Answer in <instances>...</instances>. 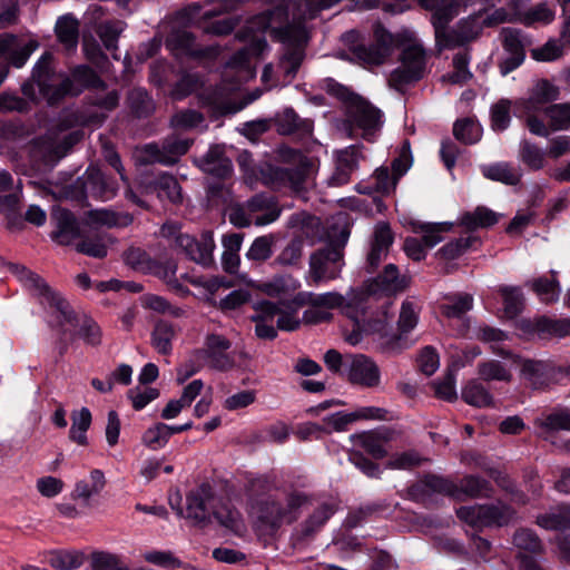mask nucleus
I'll list each match as a JSON object with an SVG mask.
<instances>
[{
	"label": "nucleus",
	"instance_id": "1",
	"mask_svg": "<svg viewBox=\"0 0 570 570\" xmlns=\"http://www.w3.org/2000/svg\"><path fill=\"white\" fill-rule=\"evenodd\" d=\"M340 1L282 0L273 10L255 17L246 27L247 46L238 50L225 67L222 91L235 90L242 82L254 78L255 60L267 50V42L262 36L267 30L283 43L284 52L276 70L273 65L265 66L262 81L267 88L288 83L304 59V47L309 37L307 21ZM207 102L222 111H229L225 101V92L207 98Z\"/></svg>",
	"mask_w": 570,
	"mask_h": 570
},
{
	"label": "nucleus",
	"instance_id": "2",
	"mask_svg": "<svg viewBox=\"0 0 570 570\" xmlns=\"http://www.w3.org/2000/svg\"><path fill=\"white\" fill-rule=\"evenodd\" d=\"M374 43L366 47L360 43L361 35L350 30L342 36V41L353 59L365 68L380 66L392 55L395 47L402 49L401 65L391 73L390 82L401 87L423 77L426 59L422 43L411 30L404 29L396 35L390 33L383 26L373 29Z\"/></svg>",
	"mask_w": 570,
	"mask_h": 570
},
{
	"label": "nucleus",
	"instance_id": "3",
	"mask_svg": "<svg viewBox=\"0 0 570 570\" xmlns=\"http://www.w3.org/2000/svg\"><path fill=\"white\" fill-rule=\"evenodd\" d=\"M10 271L36 295L42 303H48L56 309L55 318L62 336L69 332L67 326L73 328L70 338H80L85 344L99 346L102 342V331L99 324L85 313H77L70 304L57 292H55L46 281L38 274L29 271L26 266L18 264H8Z\"/></svg>",
	"mask_w": 570,
	"mask_h": 570
},
{
	"label": "nucleus",
	"instance_id": "4",
	"mask_svg": "<svg viewBox=\"0 0 570 570\" xmlns=\"http://www.w3.org/2000/svg\"><path fill=\"white\" fill-rule=\"evenodd\" d=\"M51 60V53H43L33 68L31 79L22 85V94L29 101L46 100L49 105H53L66 95L78 91L73 88V82L91 87L101 85L95 71L87 66L76 67L72 71V79H70L53 71Z\"/></svg>",
	"mask_w": 570,
	"mask_h": 570
},
{
	"label": "nucleus",
	"instance_id": "5",
	"mask_svg": "<svg viewBox=\"0 0 570 570\" xmlns=\"http://www.w3.org/2000/svg\"><path fill=\"white\" fill-rule=\"evenodd\" d=\"M309 501L308 494L296 489L277 491L257 500L252 503L256 530L264 535L275 534L284 523L295 522L301 509Z\"/></svg>",
	"mask_w": 570,
	"mask_h": 570
},
{
	"label": "nucleus",
	"instance_id": "6",
	"mask_svg": "<svg viewBox=\"0 0 570 570\" xmlns=\"http://www.w3.org/2000/svg\"><path fill=\"white\" fill-rule=\"evenodd\" d=\"M560 98V88L548 79H539L529 89L528 97L514 102L517 117L523 118L529 131L535 136L548 137L549 128L540 114L549 104Z\"/></svg>",
	"mask_w": 570,
	"mask_h": 570
},
{
	"label": "nucleus",
	"instance_id": "7",
	"mask_svg": "<svg viewBox=\"0 0 570 570\" xmlns=\"http://www.w3.org/2000/svg\"><path fill=\"white\" fill-rule=\"evenodd\" d=\"M333 91L347 104V114L352 124L362 130L365 139L371 140L382 126L381 111L345 87L336 85Z\"/></svg>",
	"mask_w": 570,
	"mask_h": 570
},
{
	"label": "nucleus",
	"instance_id": "8",
	"mask_svg": "<svg viewBox=\"0 0 570 570\" xmlns=\"http://www.w3.org/2000/svg\"><path fill=\"white\" fill-rule=\"evenodd\" d=\"M456 517L473 528L503 527L515 518V511L502 501L460 507Z\"/></svg>",
	"mask_w": 570,
	"mask_h": 570
},
{
	"label": "nucleus",
	"instance_id": "9",
	"mask_svg": "<svg viewBox=\"0 0 570 570\" xmlns=\"http://www.w3.org/2000/svg\"><path fill=\"white\" fill-rule=\"evenodd\" d=\"M505 21H510V16L504 9H497L487 17L476 14L461 21L458 31H448L444 28V35L436 39V42L444 48L459 46L475 38L483 27H492Z\"/></svg>",
	"mask_w": 570,
	"mask_h": 570
},
{
	"label": "nucleus",
	"instance_id": "10",
	"mask_svg": "<svg viewBox=\"0 0 570 570\" xmlns=\"http://www.w3.org/2000/svg\"><path fill=\"white\" fill-rule=\"evenodd\" d=\"M412 166V156L409 141H404L400 155L392 163V174L389 173L387 168H379L375 170L371 183L357 185V190L362 194L380 193L390 194L396 187L399 179L410 169Z\"/></svg>",
	"mask_w": 570,
	"mask_h": 570
},
{
	"label": "nucleus",
	"instance_id": "11",
	"mask_svg": "<svg viewBox=\"0 0 570 570\" xmlns=\"http://www.w3.org/2000/svg\"><path fill=\"white\" fill-rule=\"evenodd\" d=\"M82 137L79 130L66 132L65 129L50 130L46 137L32 145V157L40 159L45 165H53L63 157L67 150Z\"/></svg>",
	"mask_w": 570,
	"mask_h": 570
},
{
	"label": "nucleus",
	"instance_id": "12",
	"mask_svg": "<svg viewBox=\"0 0 570 570\" xmlns=\"http://www.w3.org/2000/svg\"><path fill=\"white\" fill-rule=\"evenodd\" d=\"M410 285V277L400 275L394 264H387L382 274L366 281L357 295L351 299V306H357L363 296H392L404 292Z\"/></svg>",
	"mask_w": 570,
	"mask_h": 570
},
{
	"label": "nucleus",
	"instance_id": "13",
	"mask_svg": "<svg viewBox=\"0 0 570 570\" xmlns=\"http://www.w3.org/2000/svg\"><path fill=\"white\" fill-rule=\"evenodd\" d=\"M335 513L331 503H322L307 515L291 533L289 544L294 550H304L315 539L321 529Z\"/></svg>",
	"mask_w": 570,
	"mask_h": 570
},
{
	"label": "nucleus",
	"instance_id": "14",
	"mask_svg": "<svg viewBox=\"0 0 570 570\" xmlns=\"http://www.w3.org/2000/svg\"><path fill=\"white\" fill-rule=\"evenodd\" d=\"M218 13L215 9H204L198 4H190L179 13V19L183 23L195 24L209 35H227L234 29L236 20L233 18L214 19Z\"/></svg>",
	"mask_w": 570,
	"mask_h": 570
},
{
	"label": "nucleus",
	"instance_id": "15",
	"mask_svg": "<svg viewBox=\"0 0 570 570\" xmlns=\"http://www.w3.org/2000/svg\"><path fill=\"white\" fill-rule=\"evenodd\" d=\"M232 343L219 334H209L205 338L204 347L195 351L197 360H203L210 368L226 372L235 366V360L228 350Z\"/></svg>",
	"mask_w": 570,
	"mask_h": 570
},
{
	"label": "nucleus",
	"instance_id": "16",
	"mask_svg": "<svg viewBox=\"0 0 570 570\" xmlns=\"http://www.w3.org/2000/svg\"><path fill=\"white\" fill-rule=\"evenodd\" d=\"M346 377L350 383L363 387H376L381 382V372L376 363L364 354L346 356Z\"/></svg>",
	"mask_w": 570,
	"mask_h": 570
},
{
	"label": "nucleus",
	"instance_id": "17",
	"mask_svg": "<svg viewBox=\"0 0 570 570\" xmlns=\"http://www.w3.org/2000/svg\"><path fill=\"white\" fill-rule=\"evenodd\" d=\"M159 237L161 239L160 246L166 248L176 249H213L215 244L210 232H205L200 235L199 239L194 238L188 234H184L179 230V227L174 223H166L159 230Z\"/></svg>",
	"mask_w": 570,
	"mask_h": 570
},
{
	"label": "nucleus",
	"instance_id": "18",
	"mask_svg": "<svg viewBox=\"0 0 570 570\" xmlns=\"http://www.w3.org/2000/svg\"><path fill=\"white\" fill-rule=\"evenodd\" d=\"M499 216L487 207H478L473 212H466L459 218L460 225L464 226L469 232H473L480 227H490L498 222ZM479 237L470 233L468 236L458 240L454 249H469L481 246Z\"/></svg>",
	"mask_w": 570,
	"mask_h": 570
},
{
	"label": "nucleus",
	"instance_id": "19",
	"mask_svg": "<svg viewBox=\"0 0 570 570\" xmlns=\"http://www.w3.org/2000/svg\"><path fill=\"white\" fill-rule=\"evenodd\" d=\"M38 47L36 39L23 40L11 33L0 35V58H6L16 68L23 67Z\"/></svg>",
	"mask_w": 570,
	"mask_h": 570
},
{
	"label": "nucleus",
	"instance_id": "20",
	"mask_svg": "<svg viewBox=\"0 0 570 570\" xmlns=\"http://www.w3.org/2000/svg\"><path fill=\"white\" fill-rule=\"evenodd\" d=\"M191 141L188 139L173 136L167 138L161 147L155 144L147 145L144 148V160L171 165L176 163L180 156L187 153Z\"/></svg>",
	"mask_w": 570,
	"mask_h": 570
},
{
	"label": "nucleus",
	"instance_id": "21",
	"mask_svg": "<svg viewBox=\"0 0 570 570\" xmlns=\"http://www.w3.org/2000/svg\"><path fill=\"white\" fill-rule=\"evenodd\" d=\"M214 499L213 489L208 483H203L191 490L186 498V517L196 525L205 527L210 522L208 504Z\"/></svg>",
	"mask_w": 570,
	"mask_h": 570
},
{
	"label": "nucleus",
	"instance_id": "22",
	"mask_svg": "<svg viewBox=\"0 0 570 570\" xmlns=\"http://www.w3.org/2000/svg\"><path fill=\"white\" fill-rule=\"evenodd\" d=\"M122 259L139 273L153 274L163 278H168L176 273V265L173 262L153 259L148 252H125Z\"/></svg>",
	"mask_w": 570,
	"mask_h": 570
},
{
	"label": "nucleus",
	"instance_id": "23",
	"mask_svg": "<svg viewBox=\"0 0 570 570\" xmlns=\"http://www.w3.org/2000/svg\"><path fill=\"white\" fill-rule=\"evenodd\" d=\"M430 493H441L460 499L459 487L451 480L438 475H425L409 489V495L415 501H423L424 497Z\"/></svg>",
	"mask_w": 570,
	"mask_h": 570
},
{
	"label": "nucleus",
	"instance_id": "24",
	"mask_svg": "<svg viewBox=\"0 0 570 570\" xmlns=\"http://www.w3.org/2000/svg\"><path fill=\"white\" fill-rule=\"evenodd\" d=\"M52 238L60 246H68L70 243L79 237V225L72 213L59 206L52 209Z\"/></svg>",
	"mask_w": 570,
	"mask_h": 570
},
{
	"label": "nucleus",
	"instance_id": "25",
	"mask_svg": "<svg viewBox=\"0 0 570 570\" xmlns=\"http://www.w3.org/2000/svg\"><path fill=\"white\" fill-rule=\"evenodd\" d=\"M309 265L316 282L333 279L338 276L343 265V252H313Z\"/></svg>",
	"mask_w": 570,
	"mask_h": 570
},
{
	"label": "nucleus",
	"instance_id": "26",
	"mask_svg": "<svg viewBox=\"0 0 570 570\" xmlns=\"http://www.w3.org/2000/svg\"><path fill=\"white\" fill-rule=\"evenodd\" d=\"M452 223L415 224V236L406 240L404 249H423L436 246L443 238L442 233L451 230Z\"/></svg>",
	"mask_w": 570,
	"mask_h": 570
},
{
	"label": "nucleus",
	"instance_id": "27",
	"mask_svg": "<svg viewBox=\"0 0 570 570\" xmlns=\"http://www.w3.org/2000/svg\"><path fill=\"white\" fill-rule=\"evenodd\" d=\"M424 8L433 11L432 23L435 29V38L444 35V26L459 13L464 0H417Z\"/></svg>",
	"mask_w": 570,
	"mask_h": 570
},
{
	"label": "nucleus",
	"instance_id": "28",
	"mask_svg": "<svg viewBox=\"0 0 570 570\" xmlns=\"http://www.w3.org/2000/svg\"><path fill=\"white\" fill-rule=\"evenodd\" d=\"M521 377L533 389H544L553 380V366L544 361L523 360L521 363Z\"/></svg>",
	"mask_w": 570,
	"mask_h": 570
},
{
	"label": "nucleus",
	"instance_id": "29",
	"mask_svg": "<svg viewBox=\"0 0 570 570\" xmlns=\"http://www.w3.org/2000/svg\"><path fill=\"white\" fill-rule=\"evenodd\" d=\"M197 165L204 173L220 178L228 176L233 168L223 146H213L203 158L197 160Z\"/></svg>",
	"mask_w": 570,
	"mask_h": 570
},
{
	"label": "nucleus",
	"instance_id": "30",
	"mask_svg": "<svg viewBox=\"0 0 570 570\" xmlns=\"http://www.w3.org/2000/svg\"><path fill=\"white\" fill-rule=\"evenodd\" d=\"M255 314L250 321L255 323V334L262 340H275L277 337V326L273 325V306L269 301H262L254 305Z\"/></svg>",
	"mask_w": 570,
	"mask_h": 570
},
{
	"label": "nucleus",
	"instance_id": "31",
	"mask_svg": "<svg viewBox=\"0 0 570 570\" xmlns=\"http://www.w3.org/2000/svg\"><path fill=\"white\" fill-rule=\"evenodd\" d=\"M249 214L255 225L264 226L275 222L279 216V208L273 197L257 195L247 202Z\"/></svg>",
	"mask_w": 570,
	"mask_h": 570
},
{
	"label": "nucleus",
	"instance_id": "32",
	"mask_svg": "<svg viewBox=\"0 0 570 570\" xmlns=\"http://www.w3.org/2000/svg\"><path fill=\"white\" fill-rule=\"evenodd\" d=\"M212 508L213 515L220 525L235 534H242L245 531L242 514L228 501L219 500L213 504Z\"/></svg>",
	"mask_w": 570,
	"mask_h": 570
},
{
	"label": "nucleus",
	"instance_id": "33",
	"mask_svg": "<svg viewBox=\"0 0 570 570\" xmlns=\"http://www.w3.org/2000/svg\"><path fill=\"white\" fill-rule=\"evenodd\" d=\"M390 436L376 431H367L353 436L355 446L362 448L367 454L374 459H383L386 456L387 451L385 444L389 442Z\"/></svg>",
	"mask_w": 570,
	"mask_h": 570
},
{
	"label": "nucleus",
	"instance_id": "34",
	"mask_svg": "<svg viewBox=\"0 0 570 570\" xmlns=\"http://www.w3.org/2000/svg\"><path fill=\"white\" fill-rule=\"evenodd\" d=\"M535 523L542 529L551 531L570 530V504H560L539 514Z\"/></svg>",
	"mask_w": 570,
	"mask_h": 570
},
{
	"label": "nucleus",
	"instance_id": "35",
	"mask_svg": "<svg viewBox=\"0 0 570 570\" xmlns=\"http://www.w3.org/2000/svg\"><path fill=\"white\" fill-rule=\"evenodd\" d=\"M273 306V321L276 318L277 330L292 332L301 326L297 307L285 301L272 302Z\"/></svg>",
	"mask_w": 570,
	"mask_h": 570
},
{
	"label": "nucleus",
	"instance_id": "36",
	"mask_svg": "<svg viewBox=\"0 0 570 570\" xmlns=\"http://www.w3.org/2000/svg\"><path fill=\"white\" fill-rule=\"evenodd\" d=\"M533 330L542 338H562L570 335V317L552 318L541 316L534 321Z\"/></svg>",
	"mask_w": 570,
	"mask_h": 570
},
{
	"label": "nucleus",
	"instance_id": "37",
	"mask_svg": "<svg viewBox=\"0 0 570 570\" xmlns=\"http://www.w3.org/2000/svg\"><path fill=\"white\" fill-rule=\"evenodd\" d=\"M462 400L474 407H492L494 399L490 391L479 380H470L461 390Z\"/></svg>",
	"mask_w": 570,
	"mask_h": 570
},
{
	"label": "nucleus",
	"instance_id": "38",
	"mask_svg": "<svg viewBox=\"0 0 570 570\" xmlns=\"http://www.w3.org/2000/svg\"><path fill=\"white\" fill-rule=\"evenodd\" d=\"M145 194H156L159 199L167 198L171 203H177L181 198V188L171 175L161 174L153 185L144 187Z\"/></svg>",
	"mask_w": 570,
	"mask_h": 570
},
{
	"label": "nucleus",
	"instance_id": "39",
	"mask_svg": "<svg viewBox=\"0 0 570 570\" xmlns=\"http://www.w3.org/2000/svg\"><path fill=\"white\" fill-rule=\"evenodd\" d=\"M85 562V553L78 550H53L49 552L48 563L57 570H75Z\"/></svg>",
	"mask_w": 570,
	"mask_h": 570
},
{
	"label": "nucleus",
	"instance_id": "40",
	"mask_svg": "<svg viewBox=\"0 0 570 570\" xmlns=\"http://www.w3.org/2000/svg\"><path fill=\"white\" fill-rule=\"evenodd\" d=\"M484 177L505 185H517L522 177V171L508 163H498L482 168Z\"/></svg>",
	"mask_w": 570,
	"mask_h": 570
},
{
	"label": "nucleus",
	"instance_id": "41",
	"mask_svg": "<svg viewBox=\"0 0 570 570\" xmlns=\"http://www.w3.org/2000/svg\"><path fill=\"white\" fill-rule=\"evenodd\" d=\"M176 336L175 327L167 321H158L151 332V345L160 354L167 355L171 352V342Z\"/></svg>",
	"mask_w": 570,
	"mask_h": 570
},
{
	"label": "nucleus",
	"instance_id": "42",
	"mask_svg": "<svg viewBox=\"0 0 570 570\" xmlns=\"http://www.w3.org/2000/svg\"><path fill=\"white\" fill-rule=\"evenodd\" d=\"M534 424L546 432L570 431V410L557 409L549 414H542L535 419Z\"/></svg>",
	"mask_w": 570,
	"mask_h": 570
},
{
	"label": "nucleus",
	"instance_id": "43",
	"mask_svg": "<svg viewBox=\"0 0 570 570\" xmlns=\"http://www.w3.org/2000/svg\"><path fill=\"white\" fill-rule=\"evenodd\" d=\"M69 439L79 445H87L88 439L86 433L91 424V413L89 409L81 407L79 411L72 412Z\"/></svg>",
	"mask_w": 570,
	"mask_h": 570
},
{
	"label": "nucleus",
	"instance_id": "44",
	"mask_svg": "<svg viewBox=\"0 0 570 570\" xmlns=\"http://www.w3.org/2000/svg\"><path fill=\"white\" fill-rule=\"evenodd\" d=\"M544 115L549 120V134L570 129V102L551 104L544 109Z\"/></svg>",
	"mask_w": 570,
	"mask_h": 570
},
{
	"label": "nucleus",
	"instance_id": "45",
	"mask_svg": "<svg viewBox=\"0 0 570 570\" xmlns=\"http://www.w3.org/2000/svg\"><path fill=\"white\" fill-rule=\"evenodd\" d=\"M473 307V297L468 293H458L446 297L441 305L442 314L448 318H460Z\"/></svg>",
	"mask_w": 570,
	"mask_h": 570
},
{
	"label": "nucleus",
	"instance_id": "46",
	"mask_svg": "<svg viewBox=\"0 0 570 570\" xmlns=\"http://www.w3.org/2000/svg\"><path fill=\"white\" fill-rule=\"evenodd\" d=\"M546 156H548L547 151L528 140L520 144L519 159L531 170L544 168Z\"/></svg>",
	"mask_w": 570,
	"mask_h": 570
},
{
	"label": "nucleus",
	"instance_id": "47",
	"mask_svg": "<svg viewBox=\"0 0 570 570\" xmlns=\"http://www.w3.org/2000/svg\"><path fill=\"white\" fill-rule=\"evenodd\" d=\"M460 495L465 494L470 498H489L492 494L491 483L475 475H466L460 481Z\"/></svg>",
	"mask_w": 570,
	"mask_h": 570
},
{
	"label": "nucleus",
	"instance_id": "48",
	"mask_svg": "<svg viewBox=\"0 0 570 570\" xmlns=\"http://www.w3.org/2000/svg\"><path fill=\"white\" fill-rule=\"evenodd\" d=\"M478 374L480 380L484 382L501 381L510 382L512 373L501 362L489 360L478 364Z\"/></svg>",
	"mask_w": 570,
	"mask_h": 570
},
{
	"label": "nucleus",
	"instance_id": "49",
	"mask_svg": "<svg viewBox=\"0 0 570 570\" xmlns=\"http://www.w3.org/2000/svg\"><path fill=\"white\" fill-rule=\"evenodd\" d=\"M56 32L59 41L63 43L67 49L76 48L78 41V26L72 17L65 16L58 19Z\"/></svg>",
	"mask_w": 570,
	"mask_h": 570
},
{
	"label": "nucleus",
	"instance_id": "50",
	"mask_svg": "<svg viewBox=\"0 0 570 570\" xmlns=\"http://www.w3.org/2000/svg\"><path fill=\"white\" fill-rule=\"evenodd\" d=\"M129 222L128 216H119L108 209H94L88 213V224L94 227L125 226Z\"/></svg>",
	"mask_w": 570,
	"mask_h": 570
},
{
	"label": "nucleus",
	"instance_id": "51",
	"mask_svg": "<svg viewBox=\"0 0 570 570\" xmlns=\"http://www.w3.org/2000/svg\"><path fill=\"white\" fill-rule=\"evenodd\" d=\"M513 546L522 551L531 553L543 552V544L537 533L530 529H518L512 538Z\"/></svg>",
	"mask_w": 570,
	"mask_h": 570
},
{
	"label": "nucleus",
	"instance_id": "52",
	"mask_svg": "<svg viewBox=\"0 0 570 570\" xmlns=\"http://www.w3.org/2000/svg\"><path fill=\"white\" fill-rule=\"evenodd\" d=\"M500 293L503 297L504 314L509 318L518 316L524 306L523 294L518 287H502Z\"/></svg>",
	"mask_w": 570,
	"mask_h": 570
},
{
	"label": "nucleus",
	"instance_id": "53",
	"mask_svg": "<svg viewBox=\"0 0 570 570\" xmlns=\"http://www.w3.org/2000/svg\"><path fill=\"white\" fill-rule=\"evenodd\" d=\"M453 132L456 139L464 144H474L480 140L482 136V128L473 119L458 120L454 125Z\"/></svg>",
	"mask_w": 570,
	"mask_h": 570
},
{
	"label": "nucleus",
	"instance_id": "54",
	"mask_svg": "<svg viewBox=\"0 0 570 570\" xmlns=\"http://www.w3.org/2000/svg\"><path fill=\"white\" fill-rule=\"evenodd\" d=\"M273 488V481L266 475L250 478L245 483V492L253 503L272 494Z\"/></svg>",
	"mask_w": 570,
	"mask_h": 570
},
{
	"label": "nucleus",
	"instance_id": "55",
	"mask_svg": "<svg viewBox=\"0 0 570 570\" xmlns=\"http://www.w3.org/2000/svg\"><path fill=\"white\" fill-rule=\"evenodd\" d=\"M531 287L546 304L553 303L559 297V285L553 278L534 279L531 283Z\"/></svg>",
	"mask_w": 570,
	"mask_h": 570
},
{
	"label": "nucleus",
	"instance_id": "56",
	"mask_svg": "<svg viewBox=\"0 0 570 570\" xmlns=\"http://www.w3.org/2000/svg\"><path fill=\"white\" fill-rule=\"evenodd\" d=\"M124 29L125 23L119 20L106 21L99 26V37L108 50H114L117 48L118 36L122 32Z\"/></svg>",
	"mask_w": 570,
	"mask_h": 570
},
{
	"label": "nucleus",
	"instance_id": "57",
	"mask_svg": "<svg viewBox=\"0 0 570 570\" xmlns=\"http://www.w3.org/2000/svg\"><path fill=\"white\" fill-rule=\"evenodd\" d=\"M167 45L173 50H180L183 53L195 56L198 50L194 47L193 36L185 30H177L170 33L167 39Z\"/></svg>",
	"mask_w": 570,
	"mask_h": 570
},
{
	"label": "nucleus",
	"instance_id": "58",
	"mask_svg": "<svg viewBox=\"0 0 570 570\" xmlns=\"http://www.w3.org/2000/svg\"><path fill=\"white\" fill-rule=\"evenodd\" d=\"M554 19V12L549 8L547 3H539L535 7L529 9L520 19V21L527 26L534 23L548 24Z\"/></svg>",
	"mask_w": 570,
	"mask_h": 570
},
{
	"label": "nucleus",
	"instance_id": "59",
	"mask_svg": "<svg viewBox=\"0 0 570 570\" xmlns=\"http://www.w3.org/2000/svg\"><path fill=\"white\" fill-rule=\"evenodd\" d=\"M423 461H425V459H423L416 451H406L393 455L387 462V468L411 470L419 466Z\"/></svg>",
	"mask_w": 570,
	"mask_h": 570
},
{
	"label": "nucleus",
	"instance_id": "60",
	"mask_svg": "<svg viewBox=\"0 0 570 570\" xmlns=\"http://www.w3.org/2000/svg\"><path fill=\"white\" fill-rule=\"evenodd\" d=\"M142 442L146 446L151 450L163 448L167 442V424L157 423L154 426L146 430L142 435Z\"/></svg>",
	"mask_w": 570,
	"mask_h": 570
},
{
	"label": "nucleus",
	"instance_id": "61",
	"mask_svg": "<svg viewBox=\"0 0 570 570\" xmlns=\"http://www.w3.org/2000/svg\"><path fill=\"white\" fill-rule=\"evenodd\" d=\"M203 122V115L195 110L179 111L171 118L173 127L181 130L198 128Z\"/></svg>",
	"mask_w": 570,
	"mask_h": 570
},
{
	"label": "nucleus",
	"instance_id": "62",
	"mask_svg": "<svg viewBox=\"0 0 570 570\" xmlns=\"http://www.w3.org/2000/svg\"><path fill=\"white\" fill-rule=\"evenodd\" d=\"M564 46L558 40H549L543 46L532 49L531 56L538 61H553L563 55Z\"/></svg>",
	"mask_w": 570,
	"mask_h": 570
},
{
	"label": "nucleus",
	"instance_id": "63",
	"mask_svg": "<svg viewBox=\"0 0 570 570\" xmlns=\"http://www.w3.org/2000/svg\"><path fill=\"white\" fill-rule=\"evenodd\" d=\"M511 101L502 99L491 108V120L494 130H504L510 124Z\"/></svg>",
	"mask_w": 570,
	"mask_h": 570
},
{
	"label": "nucleus",
	"instance_id": "64",
	"mask_svg": "<svg viewBox=\"0 0 570 570\" xmlns=\"http://www.w3.org/2000/svg\"><path fill=\"white\" fill-rule=\"evenodd\" d=\"M501 37L505 53H524L525 41L519 30L504 28L501 31Z\"/></svg>",
	"mask_w": 570,
	"mask_h": 570
}]
</instances>
